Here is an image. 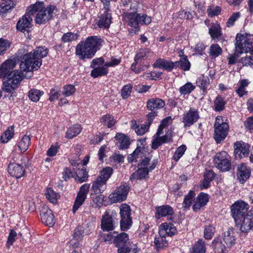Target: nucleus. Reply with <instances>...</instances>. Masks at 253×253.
<instances>
[{
	"instance_id": "obj_1",
	"label": "nucleus",
	"mask_w": 253,
	"mask_h": 253,
	"mask_svg": "<svg viewBox=\"0 0 253 253\" xmlns=\"http://www.w3.org/2000/svg\"><path fill=\"white\" fill-rule=\"evenodd\" d=\"M48 49L44 46L37 47L33 52L25 54L20 64L21 71L13 70L19 61V56H11L0 65V78L6 77L24 76L21 71L37 70L42 65V58L46 56Z\"/></svg>"
},
{
	"instance_id": "obj_2",
	"label": "nucleus",
	"mask_w": 253,
	"mask_h": 253,
	"mask_svg": "<svg viewBox=\"0 0 253 253\" xmlns=\"http://www.w3.org/2000/svg\"><path fill=\"white\" fill-rule=\"evenodd\" d=\"M102 40L97 36H90L77 45L76 54L81 59L93 57L101 45Z\"/></svg>"
},
{
	"instance_id": "obj_3",
	"label": "nucleus",
	"mask_w": 253,
	"mask_h": 253,
	"mask_svg": "<svg viewBox=\"0 0 253 253\" xmlns=\"http://www.w3.org/2000/svg\"><path fill=\"white\" fill-rule=\"evenodd\" d=\"M28 13L35 15V21L36 24H44L53 17L55 9L54 5L45 6L42 1H37L28 7Z\"/></svg>"
},
{
	"instance_id": "obj_4",
	"label": "nucleus",
	"mask_w": 253,
	"mask_h": 253,
	"mask_svg": "<svg viewBox=\"0 0 253 253\" xmlns=\"http://www.w3.org/2000/svg\"><path fill=\"white\" fill-rule=\"evenodd\" d=\"M253 36L247 33L238 34L236 37L235 50L239 53H248L253 42Z\"/></svg>"
},
{
	"instance_id": "obj_5",
	"label": "nucleus",
	"mask_w": 253,
	"mask_h": 253,
	"mask_svg": "<svg viewBox=\"0 0 253 253\" xmlns=\"http://www.w3.org/2000/svg\"><path fill=\"white\" fill-rule=\"evenodd\" d=\"M214 128V138L217 143H220L225 138L227 135L228 124L224 122L222 117L217 116L215 119Z\"/></svg>"
},
{
	"instance_id": "obj_6",
	"label": "nucleus",
	"mask_w": 253,
	"mask_h": 253,
	"mask_svg": "<svg viewBox=\"0 0 253 253\" xmlns=\"http://www.w3.org/2000/svg\"><path fill=\"white\" fill-rule=\"evenodd\" d=\"M149 162L150 159L148 158H145L143 160L140 164L138 165L137 170L133 173L130 176V179H142L146 178L149 171L154 169L156 167L155 163L150 165Z\"/></svg>"
},
{
	"instance_id": "obj_7",
	"label": "nucleus",
	"mask_w": 253,
	"mask_h": 253,
	"mask_svg": "<svg viewBox=\"0 0 253 253\" xmlns=\"http://www.w3.org/2000/svg\"><path fill=\"white\" fill-rule=\"evenodd\" d=\"M213 162L215 167L222 171H227L230 169V157L225 151L217 153Z\"/></svg>"
},
{
	"instance_id": "obj_8",
	"label": "nucleus",
	"mask_w": 253,
	"mask_h": 253,
	"mask_svg": "<svg viewBox=\"0 0 253 253\" xmlns=\"http://www.w3.org/2000/svg\"><path fill=\"white\" fill-rule=\"evenodd\" d=\"M129 190L128 184L122 183L109 195V199L114 203L123 202L126 199Z\"/></svg>"
},
{
	"instance_id": "obj_9",
	"label": "nucleus",
	"mask_w": 253,
	"mask_h": 253,
	"mask_svg": "<svg viewBox=\"0 0 253 253\" xmlns=\"http://www.w3.org/2000/svg\"><path fill=\"white\" fill-rule=\"evenodd\" d=\"M120 213L121 217V228L122 230H126L130 228L132 224L130 207L126 204H122L120 207Z\"/></svg>"
},
{
	"instance_id": "obj_10",
	"label": "nucleus",
	"mask_w": 253,
	"mask_h": 253,
	"mask_svg": "<svg viewBox=\"0 0 253 253\" xmlns=\"http://www.w3.org/2000/svg\"><path fill=\"white\" fill-rule=\"evenodd\" d=\"M149 53V50L148 48L140 49L138 50L134 58L133 62L131 66V69L135 73H139L141 71H144L148 68L146 65H139L142 60L146 57Z\"/></svg>"
},
{
	"instance_id": "obj_11",
	"label": "nucleus",
	"mask_w": 253,
	"mask_h": 253,
	"mask_svg": "<svg viewBox=\"0 0 253 253\" xmlns=\"http://www.w3.org/2000/svg\"><path fill=\"white\" fill-rule=\"evenodd\" d=\"M238 228L242 232H247L253 228V211L235 220Z\"/></svg>"
},
{
	"instance_id": "obj_12",
	"label": "nucleus",
	"mask_w": 253,
	"mask_h": 253,
	"mask_svg": "<svg viewBox=\"0 0 253 253\" xmlns=\"http://www.w3.org/2000/svg\"><path fill=\"white\" fill-rule=\"evenodd\" d=\"M200 118L199 112L197 109L190 108L182 115V122L184 128H189L198 121Z\"/></svg>"
},
{
	"instance_id": "obj_13",
	"label": "nucleus",
	"mask_w": 253,
	"mask_h": 253,
	"mask_svg": "<svg viewBox=\"0 0 253 253\" xmlns=\"http://www.w3.org/2000/svg\"><path fill=\"white\" fill-rule=\"evenodd\" d=\"M249 205L243 201H237L231 207L232 217L234 220L239 219L241 216L247 214Z\"/></svg>"
},
{
	"instance_id": "obj_14",
	"label": "nucleus",
	"mask_w": 253,
	"mask_h": 253,
	"mask_svg": "<svg viewBox=\"0 0 253 253\" xmlns=\"http://www.w3.org/2000/svg\"><path fill=\"white\" fill-rule=\"evenodd\" d=\"M89 188L90 184L88 183L84 184L81 187L73 207V212L74 213L76 212L84 203Z\"/></svg>"
},
{
	"instance_id": "obj_15",
	"label": "nucleus",
	"mask_w": 253,
	"mask_h": 253,
	"mask_svg": "<svg viewBox=\"0 0 253 253\" xmlns=\"http://www.w3.org/2000/svg\"><path fill=\"white\" fill-rule=\"evenodd\" d=\"M15 75L17 77H6L4 78L7 80L4 81L3 83L2 89L3 91L11 93L18 87L24 76H19L17 74Z\"/></svg>"
},
{
	"instance_id": "obj_16",
	"label": "nucleus",
	"mask_w": 253,
	"mask_h": 253,
	"mask_svg": "<svg viewBox=\"0 0 253 253\" xmlns=\"http://www.w3.org/2000/svg\"><path fill=\"white\" fill-rule=\"evenodd\" d=\"M163 132H161L160 129L157 130L156 133L153 136L151 147L153 149H157L163 144L168 143L172 140V136L170 133H167L164 135H162Z\"/></svg>"
},
{
	"instance_id": "obj_17",
	"label": "nucleus",
	"mask_w": 253,
	"mask_h": 253,
	"mask_svg": "<svg viewBox=\"0 0 253 253\" xmlns=\"http://www.w3.org/2000/svg\"><path fill=\"white\" fill-rule=\"evenodd\" d=\"M41 217L42 222L46 225L52 226L55 223L54 216L52 211L45 205L41 210Z\"/></svg>"
},
{
	"instance_id": "obj_18",
	"label": "nucleus",
	"mask_w": 253,
	"mask_h": 253,
	"mask_svg": "<svg viewBox=\"0 0 253 253\" xmlns=\"http://www.w3.org/2000/svg\"><path fill=\"white\" fill-rule=\"evenodd\" d=\"M117 222L115 218L109 214V212L106 211L102 215L101 222V227L103 231H111L114 229Z\"/></svg>"
},
{
	"instance_id": "obj_19",
	"label": "nucleus",
	"mask_w": 253,
	"mask_h": 253,
	"mask_svg": "<svg viewBox=\"0 0 253 253\" xmlns=\"http://www.w3.org/2000/svg\"><path fill=\"white\" fill-rule=\"evenodd\" d=\"M30 13H28V8L26 14L20 18L17 23V29L22 32L27 31L31 27L32 18Z\"/></svg>"
},
{
	"instance_id": "obj_20",
	"label": "nucleus",
	"mask_w": 253,
	"mask_h": 253,
	"mask_svg": "<svg viewBox=\"0 0 253 253\" xmlns=\"http://www.w3.org/2000/svg\"><path fill=\"white\" fill-rule=\"evenodd\" d=\"M249 145L243 142H236L234 144V153L236 158L240 159L247 157L249 154Z\"/></svg>"
},
{
	"instance_id": "obj_21",
	"label": "nucleus",
	"mask_w": 253,
	"mask_h": 253,
	"mask_svg": "<svg viewBox=\"0 0 253 253\" xmlns=\"http://www.w3.org/2000/svg\"><path fill=\"white\" fill-rule=\"evenodd\" d=\"M8 173L16 178H19L23 176L25 173L24 167L20 164L10 163L8 166Z\"/></svg>"
},
{
	"instance_id": "obj_22",
	"label": "nucleus",
	"mask_w": 253,
	"mask_h": 253,
	"mask_svg": "<svg viewBox=\"0 0 253 253\" xmlns=\"http://www.w3.org/2000/svg\"><path fill=\"white\" fill-rule=\"evenodd\" d=\"M178 65V62H172L162 58L157 60L154 64L155 67L163 69L168 71H171L173 69L177 68Z\"/></svg>"
},
{
	"instance_id": "obj_23",
	"label": "nucleus",
	"mask_w": 253,
	"mask_h": 253,
	"mask_svg": "<svg viewBox=\"0 0 253 253\" xmlns=\"http://www.w3.org/2000/svg\"><path fill=\"white\" fill-rule=\"evenodd\" d=\"M123 20L130 27L137 28L139 26L138 14L137 13H126L123 15Z\"/></svg>"
},
{
	"instance_id": "obj_24",
	"label": "nucleus",
	"mask_w": 253,
	"mask_h": 253,
	"mask_svg": "<svg viewBox=\"0 0 253 253\" xmlns=\"http://www.w3.org/2000/svg\"><path fill=\"white\" fill-rule=\"evenodd\" d=\"M121 62L120 59L112 58L110 61H105V60L102 58H96L93 59L91 61L90 67H92V65H104L107 68L110 67H114L118 65Z\"/></svg>"
},
{
	"instance_id": "obj_25",
	"label": "nucleus",
	"mask_w": 253,
	"mask_h": 253,
	"mask_svg": "<svg viewBox=\"0 0 253 253\" xmlns=\"http://www.w3.org/2000/svg\"><path fill=\"white\" fill-rule=\"evenodd\" d=\"M107 182L102 179L100 177H97L96 179L93 182L91 187V194H99L103 193L106 189Z\"/></svg>"
},
{
	"instance_id": "obj_26",
	"label": "nucleus",
	"mask_w": 253,
	"mask_h": 253,
	"mask_svg": "<svg viewBox=\"0 0 253 253\" xmlns=\"http://www.w3.org/2000/svg\"><path fill=\"white\" fill-rule=\"evenodd\" d=\"M209 201L208 194L200 193L197 197V199L193 206V210L194 211H198L202 208L204 207Z\"/></svg>"
},
{
	"instance_id": "obj_27",
	"label": "nucleus",
	"mask_w": 253,
	"mask_h": 253,
	"mask_svg": "<svg viewBox=\"0 0 253 253\" xmlns=\"http://www.w3.org/2000/svg\"><path fill=\"white\" fill-rule=\"evenodd\" d=\"M176 232L175 227L171 223L165 222L159 227V233L161 235L171 236Z\"/></svg>"
},
{
	"instance_id": "obj_28",
	"label": "nucleus",
	"mask_w": 253,
	"mask_h": 253,
	"mask_svg": "<svg viewBox=\"0 0 253 253\" xmlns=\"http://www.w3.org/2000/svg\"><path fill=\"white\" fill-rule=\"evenodd\" d=\"M251 169L244 164L238 166V172L237 173L240 181L243 183L250 177Z\"/></svg>"
},
{
	"instance_id": "obj_29",
	"label": "nucleus",
	"mask_w": 253,
	"mask_h": 253,
	"mask_svg": "<svg viewBox=\"0 0 253 253\" xmlns=\"http://www.w3.org/2000/svg\"><path fill=\"white\" fill-rule=\"evenodd\" d=\"M165 105V101L159 98H153L149 99L147 102V107L151 111L163 108Z\"/></svg>"
},
{
	"instance_id": "obj_30",
	"label": "nucleus",
	"mask_w": 253,
	"mask_h": 253,
	"mask_svg": "<svg viewBox=\"0 0 253 253\" xmlns=\"http://www.w3.org/2000/svg\"><path fill=\"white\" fill-rule=\"evenodd\" d=\"M115 139L117 141V144L120 149H126L130 145L129 139L125 134L117 133L115 136Z\"/></svg>"
},
{
	"instance_id": "obj_31",
	"label": "nucleus",
	"mask_w": 253,
	"mask_h": 253,
	"mask_svg": "<svg viewBox=\"0 0 253 253\" xmlns=\"http://www.w3.org/2000/svg\"><path fill=\"white\" fill-rule=\"evenodd\" d=\"M209 33L212 39L216 42L219 41L222 35L219 24L217 22L212 23L209 28Z\"/></svg>"
},
{
	"instance_id": "obj_32",
	"label": "nucleus",
	"mask_w": 253,
	"mask_h": 253,
	"mask_svg": "<svg viewBox=\"0 0 253 253\" xmlns=\"http://www.w3.org/2000/svg\"><path fill=\"white\" fill-rule=\"evenodd\" d=\"M173 209L169 206H162L156 208V217L158 219L162 217L171 215L173 214Z\"/></svg>"
},
{
	"instance_id": "obj_33",
	"label": "nucleus",
	"mask_w": 253,
	"mask_h": 253,
	"mask_svg": "<svg viewBox=\"0 0 253 253\" xmlns=\"http://www.w3.org/2000/svg\"><path fill=\"white\" fill-rule=\"evenodd\" d=\"M237 233L232 229L225 232L223 236V241L227 247H231L235 244L236 236Z\"/></svg>"
},
{
	"instance_id": "obj_34",
	"label": "nucleus",
	"mask_w": 253,
	"mask_h": 253,
	"mask_svg": "<svg viewBox=\"0 0 253 253\" xmlns=\"http://www.w3.org/2000/svg\"><path fill=\"white\" fill-rule=\"evenodd\" d=\"M94 66L92 65V68H93V69L90 73L91 76L93 78L105 76L108 73V68L104 65H98L96 67H94Z\"/></svg>"
},
{
	"instance_id": "obj_35",
	"label": "nucleus",
	"mask_w": 253,
	"mask_h": 253,
	"mask_svg": "<svg viewBox=\"0 0 253 253\" xmlns=\"http://www.w3.org/2000/svg\"><path fill=\"white\" fill-rule=\"evenodd\" d=\"M112 17L108 12H104L100 17L98 22V26L99 28H108L111 23Z\"/></svg>"
},
{
	"instance_id": "obj_36",
	"label": "nucleus",
	"mask_w": 253,
	"mask_h": 253,
	"mask_svg": "<svg viewBox=\"0 0 253 253\" xmlns=\"http://www.w3.org/2000/svg\"><path fill=\"white\" fill-rule=\"evenodd\" d=\"M31 138L28 135H25L21 139L17 144L19 149V152L24 153L29 148L30 144Z\"/></svg>"
},
{
	"instance_id": "obj_37",
	"label": "nucleus",
	"mask_w": 253,
	"mask_h": 253,
	"mask_svg": "<svg viewBox=\"0 0 253 253\" xmlns=\"http://www.w3.org/2000/svg\"><path fill=\"white\" fill-rule=\"evenodd\" d=\"M197 85L205 91L210 84V79L208 76L201 75L196 80Z\"/></svg>"
},
{
	"instance_id": "obj_38",
	"label": "nucleus",
	"mask_w": 253,
	"mask_h": 253,
	"mask_svg": "<svg viewBox=\"0 0 253 253\" xmlns=\"http://www.w3.org/2000/svg\"><path fill=\"white\" fill-rule=\"evenodd\" d=\"M82 130V127L79 125H74L69 127L67 130L66 137L72 139L78 135Z\"/></svg>"
},
{
	"instance_id": "obj_39",
	"label": "nucleus",
	"mask_w": 253,
	"mask_h": 253,
	"mask_svg": "<svg viewBox=\"0 0 253 253\" xmlns=\"http://www.w3.org/2000/svg\"><path fill=\"white\" fill-rule=\"evenodd\" d=\"M14 134V127L12 126H8L1 135V142L3 143H7L13 137Z\"/></svg>"
},
{
	"instance_id": "obj_40",
	"label": "nucleus",
	"mask_w": 253,
	"mask_h": 253,
	"mask_svg": "<svg viewBox=\"0 0 253 253\" xmlns=\"http://www.w3.org/2000/svg\"><path fill=\"white\" fill-rule=\"evenodd\" d=\"M139 249L134 244L129 246L123 245L122 247L118 249V253H137Z\"/></svg>"
},
{
	"instance_id": "obj_41",
	"label": "nucleus",
	"mask_w": 253,
	"mask_h": 253,
	"mask_svg": "<svg viewBox=\"0 0 253 253\" xmlns=\"http://www.w3.org/2000/svg\"><path fill=\"white\" fill-rule=\"evenodd\" d=\"M208 53L212 58H215L222 54V49L218 44H212L210 46Z\"/></svg>"
},
{
	"instance_id": "obj_42",
	"label": "nucleus",
	"mask_w": 253,
	"mask_h": 253,
	"mask_svg": "<svg viewBox=\"0 0 253 253\" xmlns=\"http://www.w3.org/2000/svg\"><path fill=\"white\" fill-rule=\"evenodd\" d=\"M154 244L157 249H163L168 246V241L165 235H161L159 233V236L155 238Z\"/></svg>"
},
{
	"instance_id": "obj_43",
	"label": "nucleus",
	"mask_w": 253,
	"mask_h": 253,
	"mask_svg": "<svg viewBox=\"0 0 253 253\" xmlns=\"http://www.w3.org/2000/svg\"><path fill=\"white\" fill-rule=\"evenodd\" d=\"M87 177V172L85 169H78L76 173L74 174L73 176L75 180L79 181L80 183L86 181Z\"/></svg>"
},
{
	"instance_id": "obj_44",
	"label": "nucleus",
	"mask_w": 253,
	"mask_h": 253,
	"mask_svg": "<svg viewBox=\"0 0 253 253\" xmlns=\"http://www.w3.org/2000/svg\"><path fill=\"white\" fill-rule=\"evenodd\" d=\"M45 196L46 198L53 204L56 203L58 198L60 197L59 195L51 188L46 189Z\"/></svg>"
},
{
	"instance_id": "obj_45",
	"label": "nucleus",
	"mask_w": 253,
	"mask_h": 253,
	"mask_svg": "<svg viewBox=\"0 0 253 253\" xmlns=\"http://www.w3.org/2000/svg\"><path fill=\"white\" fill-rule=\"evenodd\" d=\"M100 123L104 126H107L108 127H111L115 125L116 121L112 116L106 115L101 117Z\"/></svg>"
},
{
	"instance_id": "obj_46",
	"label": "nucleus",
	"mask_w": 253,
	"mask_h": 253,
	"mask_svg": "<svg viewBox=\"0 0 253 253\" xmlns=\"http://www.w3.org/2000/svg\"><path fill=\"white\" fill-rule=\"evenodd\" d=\"M128 240V236L125 233H120L115 238V244L119 249V247H122L124 244L126 243Z\"/></svg>"
},
{
	"instance_id": "obj_47",
	"label": "nucleus",
	"mask_w": 253,
	"mask_h": 253,
	"mask_svg": "<svg viewBox=\"0 0 253 253\" xmlns=\"http://www.w3.org/2000/svg\"><path fill=\"white\" fill-rule=\"evenodd\" d=\"M195 87L193 84L188 82L179 88V91L182 95L189 94L195 89Z\"/></svg>"
},
{
	"instance_id": "obj_48",
	"label": "nucleus",
	"mask_w": 253,
	"mask_h": 253,
	"mask_svg": "<svg viewBox=\"0 0 253 253\" xmlns=\"http://www.w3.org/2000/svg\"><path fill=\"white\" fill-rule=\"evenodd\" d=\"M195 192L194 191H190L188 194L185 196L182 206V208L185 210H187L191 206L192 201L193 198L195 197Z\"/></svg>"
},
{
	"instance_id": "obj_49",
	"label": "nucleus",
	"mask_w": 253,
	"mask_h": 253,
	"mask_svg": "<svg viewBox=\"0 0 253 253\" xmlns=\"http://www.w3.org/2000/svg\"><path fill=\"white\" fill-rule=\"evenodd\" d=\"M175 62H178V65L177 67H180L184 71H188L190 69V63L187 59V56L185 55L182 56L179 61H175Z\"/></svg>"
},
{
	"instance_id": "obj_50",
	"label": "nucleus",
	"mask_w": 253,
	"mask_h": 253,
	"mask_svg": "<svg viewBox=\"0 0 253 253\" xmlns=\"http://www.w3.org/2000/svg\"><path fill=\"white\" fill-rule=\"evenodd\" d=\"M14 5V3L11 0H4L0 4V12L1 13H5L9 10L13 8Z\"/></svg>"
},
{
	"instance_id": "obj_51",
	"label": "nucleus",
	"mask_w": 253,
	"mask_h": 253,
	"mask_svg": "<svg viewBox=\"0 0 253 253\" xmlns=\"http://www.w3.org/2000/svg\"><path fill=\"white\" fill-rule=\"evenodd\" d=\"M113 170L112 168L107 167L101 171L100 175L98 177L107 182L113 174Z\"/></svg>"
},
{
	"instance_id": "obj_52",
	"label": "nucleus",
	"mask_w": 253,
	"mask_h": 253,
	"mask_svg": "<svg viewBox=\"0 0 253 253\" xmlns=\"http://www.w3.org/2000/svg\"><path fill=\"white\" fill-rule=\"evenodd\" d=\"M206 247L204 241L199 239L193 248L192 253H205Z\"/></svg>"
},
{
	"instance_id": "obj_53",
	"label": "nucleus",
	"mask_w": 253,
	"mask_h": 253,
	"mask_svg": "<svg viewBox=\"0 0 253 253\" xmlns=\"http://www.w3.org/2000/svg\"><path fill=\"white\" fill-rule=\"evenodd\" d=\"M225 102L220 96H217L214 100V110L216 111H220L224 108Z\"/></svg>"
},
{
	"instance_id": "obj_54",
	"label": "nucleus",
	"mask_w": 253,
	"mask_h": 253,
	"mask_svg": "<svg viewBox=\"0 0 253 253\" xmlns=\"http://www.w3.org/2000/svg\"><path fill=\"white\" fill-rule=\"evenodd\" d=\"M43 94V91H41L36 89H33L29 92V97L32 101L37 102L39 100L40 97Z\"/></svg>"
},
{
	"instance_id": "obj_55",
	"label": "nucleus",
	"mask_w": 253,
	"mask_h": 253,
	"mask_svg": "<svg viewBox=\"0 0 253 253\" xmlns=\"http://www.w3.org/2000/svg\"><path fill=\"white\" fill-rule=\"evenodd\" d=\"M186 150V147L185 145H182L178 147L175 150L173 156V159L175 162H177L183 155Z\"/></svg>"
},
{
	"instance_id": "obj_56",
	"label": "nucleus",
	"mask_w": 253,
	"mask_h": 253,
	"mask_svg": "<svg viewBox=\"0 0 253 253\" xmlns=\"http://www.w3.org/2000/svg\"><path fill=\"white\" fill-rule=\"evenodd\" d=\"M132 90V85L128 84L123 86L121 90V95L123 99L127 98L130 95Z\"/></svg>"
},
{
	"instance_id": "obj_57",
	"label": "nucleus",
	"mask_w": 253,
	"mask_h": 253,
	"mask_svg": "<svg viewBox=\"0 0 253 253\" xmlns=\"http://www.w3.org/2000/svg\"><path fill=\"white\" fill-rule=\"evenodd\" d=\"M249 83L247 80H243L240 81L239 87L236 89V92L239 97H242L246 93L245 87L248 86Z\"/></svg>"
},
{
	"instance_id": "obj_58",
	"label": "nucleus",
	"mask_w": 253,
	"mask_h": 253,
	"mask_svg": "<svg viewBox=\"0 0 253 253\" xmlns=\"http://www.w3.org/2000/svg\"><path fill=\"white\" fill-rule=\"evenodd\" d=\"M76 90V89L74 85L68 84L64 86L62 93L64 96L68 97L73 95Z\"/></svg>"
},
{
	"instance_id": "obj_59",
	"label": "nucleus",
	"mask_w": 253,
	"mask_h": 253,
	"mask_svg": "<svg viewBox=\"0 0 253 253\" xmlns=\"http://www.w3.org/2000/svg\"><path fill=\"white\" fill-rule=\"evenodd\" d=\"M10 42L7 40L0 39V55L3 54L9 48Z\"/></svg>"
},
{
	"instance_id": "obj_60",
	"label": "nucleus",
	"mask_w": 253,
	"mask_h": 253,
	"mask_svg": "<svg viewBox=\"0 0 253 253\" xmlns=\"http://www.w3.org/2000/svg\"><path fill=\"white\" fill-rule=\"evenodd\" d=\"M139 24L149 25L152 21L151 17L146 14H138Z\"/></svg>"
},
{
	"instance_id": "obj_61",
	"label": "nucleus",
	"mask_w": 253,
	"mask_h": 253,
	"mask_svg": "<svg viewBox=\"0 0 253 253\" xmlns=\"http://www.w3.org/2000/svg\"><path fill=\"white\" fill-rule=\"evenodd\" d=\"M78 36L77 34L73 33H67L64 34L62 37V41L65 42H71L76 41L78 39Z\"/></svg>"
},
{
	"instance_id": "obj_62",
	"label": "nucleus",
	"mask_w": 253,
	"mask_h": 253,
	"mask_svg": "<svg viewBox=\"0 0 253 253\" xmlns=\"http://www.w3.org/2000/svg\"><path fill=\"white\" fill-rule=\"evenodd\" d=\"M215 232V228L211 225H209L205 227L204 230V237L208 240L211 239Z\"/></svg>"
},
{
	"instance_id": "obj_63",
	"label": "nucleus",
	"mask_w": 253,
	"mask_h": 253,
	"mask_svg": "<svg viewBox=\"0 0 253 253\" xmlns=\"http://www.w3.org/2000/svg\"><path fill=\"white\" fill-rule=\"evenodd\" d=\"M84 236V228L81 226H78L74 230L73 238L76 240H81Z\"/></svg>"
},
{
	"instance_id": "obj_64",
	"label": "nucleus",
	"mask_w": 253,
	"mask_h": 253,
	"mask_svg": "<svg viewBox=\"0 0 253 253\" xmlns=\"http://www.w3.org/2000/svg\"><path fill=\"white\" fill-rule=\"evenodd\" d=\"M241 16L239 12H235L229 18L227 22H226V26L228 27L234 25L235 21L237 20Z\"/></svg>"
}]
</instances>
